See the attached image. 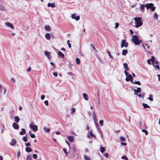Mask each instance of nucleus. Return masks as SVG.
<instances>
[{
	"instance_id": "obj_55",
	"label": "nucleus",
	"mask_w": 160,
	"mask_h": 160,
	"mask_svg": "<svg viewBox=\"0 0 160 160\" xmlns=\"http://www.w3.org/2000/svg\"><path fill=\"white\" fill-rule=\"evenodd\" d=\"M25 145L27 147L30 146V142H28L27 143H26Z\"/></svg>"
},
{
	"instance_id": "obj_63",
	"label": "nucleus",
	"mask_w": 160,
	"mask_h": 160,
	"mask_svg": "<svg viewBox=\"0 0 160 160\" xmlns=\"http://www.w3.org/2000/svg\"><path fill=\"white\" fill-rule=\"evenodd\" d=\"M121 144L122 145H127V143H124V142H122L121 143Z\"/></svg>"
},
{
	"instance_id": "obj_11",
	"label": "nucleus",
	"mask_w": 160,
	"mask_h": 160,
	"mask_svg": "<svg viewBox=\"0 0 160 160\" xmlns=\"http://www.w3.org/2000/svg\"><path fill=\"white\" fill-rule=\"evenodd\" d=\"M16 143V141L15 139H12V140L11 142L10 143V144L12 146H14L15 145V144Z\"/></svg>"
},
{
	"instance_id": "obj_9",
	"label": "nucleus",
	"mask_w": 160,
	"mask_h": 160,
	"mask_svg": "<svg viewBox=\"0 0 160 160\" xmlns=\"http://www.w3.org/2000/svg\"><path fill=\"white\" fill-rule=\"evenodd\" d=\"M12 127L14 129H18L19 128V126L15 122H14L12 124Z\"/></svg>"
},
{
	"instance_id": "obj_31",
	"label": "nucleus",
	"mask_w": 160,
	"mask_h": 160,
	"mask_svg": "<svg viewBox=\"0 0 160 160\" xmlns=\"http://www.w3.org/2000/svg\"><path fill=\"white\" fill-rule=\"evenodd\" d=\"M44 129L45 132H49L50 131V130L49 128H44Z\"/></svg>"
},
{
	"instance_id": "obj_43",
	"label": "nucleus",
	"mask_w": 160,
	"mask_h": 160,
	"mask_svg": "<svg viewBox=\"0 0 160 160\" xmlns=\"http://www.w3.org/2000/svg\"><path fill=\"white\" fill-rule=\"evenodd\" d=\"M103 121L102 120H100L99 121V124L101 126H102L103 125Z\"/></svg>"
},
{
	"instance_id": "obj_62",
	"label": "nucleus",
	"mask_w": 160,
	"mask_h": 160,
	"mask_svg": "<svg viewBox=\"0 0 160 160\" xmlns=\"http://www.w3.org/2000/svg\"><path fill=\"white\" fill-rule=\"evenodd\" d=\"M129 31H130V33H131V34H133L134 32H133V31L131 29H130Z\"/></svg>"
},
{
	"instance_id": "obj_38",
	"label": "nucleus",
	"mask_w": 160,
	"mask_h": 160,
	"mask_svg": "<svg viewBox=\"0 0 160 160\" xmlns=\"http://www.w3.org/2000/svg\"><path fill=\"white\" fill-rule=\"evenodd\" d=\"M142 132L145 133V135H147L148 134V132L145 129H142Z\"/></svg>"
},
{
	"instance_id": "obj_1",
	"label": "nucleus",
	"mask_w": 160,
	"mask_h": 160,
	"mask_svg": "<svg viewBox=\"0 0 160 160\" xmlns=\"http://www.w3.org/2000/svg\"><path fill=\"white\" fill-rule=\"evenodd\" d=\"M142 19V18L140 17H135L134 18V20L135 21V23L136 24L135 27L136 28H138L142 25L143 22L141 21Z\"/></svg>"
},
{
	"instance_id": "obj_51",
	"label": "nucleus",
	"mask_w": 160,
	"mask_h": 160,
	"mask_svg": "<svg viewBox=\"0 0 160 160\" xmlns=\"http://www.w3.org/2000/svg\"><path fill=\"white\" fill-rule=\"evenodd\" d=\"M120 139L121 141H125V138L124 137H121V138H120Z\"/></svg>"
},
{
	"instance_id": "obj_29",
	"label": "nucleus",
	"mask_w": 160,
	"mask_h": 160,
	"mask_svg": "<svg viewBox=\"0 0 160 160\" xmlns=\"http://www.w3.org/2000/svg\"><path fill=\"white\" fill-rule=\"evenodd\" d=\"M145 5H144V4H142L140 7V9L142 11H143L145 8Z\"/></svg>"
},
{
	"instance_id": "obj_4",
	"label": "nucleus",
	"mask_w": 160,
	"mask_h": 160,
	"mask_svg": "<svg viewBox=\"0 0 160 160\" xmlns=\"http://www.w3.org/2000/svg\"><path fill=\"white\" fill-rule=\"evenodd\" d=\"M30 127L34 132H36L38 130V126L36 125H34L33 123L30 124Z\"/></svg>"
},
{
	"instance_id": "obj_21",
	"label": "nucleus",
	"mask_w": 160,
	"mask_h": 160,
	"mask_svg": "<svg viewBox=\"0 0 160 160\" xmlns=\"http://www.w3.org/2000/svg\"><path fill=\"white\" fill-rule=\"evenodd\" d=\"M14 120L16 122L18 123L20 121V118L18 116H15L14 117Z\"/></svg>"
},
{
	"instance_id": "obj_26",
	"label": "nucleus",
	"mask_w": 160,
	"mask_h": 160,
	"mask_svg": "<svg viewBox=\"0 0 160 160\" xmlns=\"http://www.w3.org/2000/svg\"><path fill=\"white\" fill-rule=\"evenodd\" d=\"M142 106L144 108H149L150 107L148 104L145 103H143Z\"/></svg>"
},
{
	"instance_id": "obj_30",
	"label": "nucleus",
	"mask_w": 160,
	"mask_h": 160,
	"mask_svg": "<svg viewBox=\"0 0 160 160\" xmlns=\"http://www.w3.org/2000/svg\"><path fill=\"white\" fill-rule=\"evenodd\" d=\"M89 133L90 134V135L92 137H93L95 138V136L93 133L92 131H89Z\"/></svg>"
},
{
	"instance_id": "obj_64",
	"label": "nucleus",
	"mask_w": 160,
	"mask_h": 160,
	"mask_svg": "<svg viewBox=\"0 0 160 160\" xmlns=\"http://www.w3.org/2000/svg\"><path fill=\"white\" fill-rule=\"evenodd\" d=\"M137 95L140 98L142 97V95L141 94H137Z\"/></svg>"
},
{
	"instance_id": "obj_59",
	"label": "nucleus",
	"mask_w": 160,
	"mask_h": 160,
	"mask_svg": "<svg viewBox=\"0 0 160 160\" xmlns=\"http://www.w3.org/2000/svg\"><path fill=\"white\" fill-rule=\"evenodd\" d=\"M125 80H126V81H127V82H128L129 81V79L128 78V77H127L126 78V79H125Z\"/></svg>"
},
{
	"instance_id": "obj_14",
	"label": "nucleus",
	"mask_w": 160,
	"mask_h": 160,
	"mask_svg": "<svg viewBox=\"0 0 160 160\" xmlns=\"http://www.w3.org/2000/svg\"><path fill=\"white\" fill-rule=\"evenodd\" d=\"M22 131L19 132V134L20 135H23L25 134L26 132L24 128H22L21 129Z\"/></svg>"
},
{
	"instance_id": "obj_27",
	"label": "nucleus",
	"mask_w": 160,
	"mask_h": 160,
	"mask_svg": "<svg viewBox=\"0 0 160 160\" xmlns=\"http://www.w3.org/2000/svg\"><path fill=\"white\" fill-rule=\"evenodd\" d=\"M76 63L77 64H79L80 63V59L78 58H77L76 59Z\"/></svg>"
},
{
	"instance_id": "obj_20",
	"label": "nucleus",
	"mask_w": 160,
	"mask_h": 160,
	"mask_svg": "<svg viewBox=\"0 0 160 160\" xmlns=\"http://www.w3.org/2000/svg\"><path fill=\"white\" fill-rule=\"evenodd\" d=\"M58 55L60 57L62 58H63L64 57V54L62 53L61 51H58Z\"/></svg>"
},
{
	"instance_id": "obj_53",
	"label": "nucleus",
	"mask_w": 160,
	"mask_h": 160,
	"mask_svg": "<svg viewBox=\"0 0 160 160\" xmlns=\"http://www.w3.org/2000/svg\"><path fill=\"white\" fill-rule=\"evenodd\" d=\"M45 98V96L44 95H42L41 96V99L42 100H43Z\"/></svg>"
},
{
	"instance_id": "obj_13",
	"label": "nucleus",
	"mask_w": 160,
	"mask_h": 160,
	"mask_svg": "<svg viewBox=\"0 0 160 160\" xmlns=\"http://www.w3.org/2000/svg\"><path fill=\"white\" fill-rule=\"evenodd\" d=\"M68 139L70 142H72L73 141V138L72 136H69L68 137Z\"/></svg>"
},
{
	"instance_id": "obj_54",
	"label": "nucleus",
	"mask_w": 160,
	"mask_h": 160,
	"mask_svg": "<svg viewBox=\"0 0 160 160\" xmlns=\"http://www.w3.org/2000/svg\"><path fill=\"white\" fill-rule=\"evenodd\" d=\"M104 156L106 158H108V153H106L104 154Z\"/></svg>"
},
{
	"instance_id": "obj_44",
	"label": "nucleus",
	"mask_w": 160,
	"mask_h": 160,
	"mask_svg": "<svg viewBox=\"0 0 160 160\" xmlns=\"http://www.w3.org/2000/svg\"><path fill=\"white\" fill-rule=\"evenodd\" d=\"M63 150L64 152L66 154V156H67V154H68V152L67 151V150L65 149V148H63Z\"/></svg>"
},
{
	"instance_id": "obj_7",
	"label": "nucleus",
	"mask_w": 160,
	"mask_h": 160,
	"mask_svg": "<svg viewBox=\"0 0 160 160\" xmlns=\"http://www.w3.org/2000/svg\"><path fill=\"white\" fill-rule=\"evenodd\" d=\"M71 17L72 19H75L76 21H78L80 19V17L79 16H77L75 14H72Z\"/></svg>"
},
{
	"instance_id": "obj_25",
	"label": "nucleus",
	"mask_w": 160,
	"mask_h": 160,
	"mask_svg": "<svg viewBox=\"0 0 160 160\" xmlns=\"http://www.w3.org/2000/svg\"><path fill=\"white\" fill-rule=\"evenodd\" d=\"M45 30L47 31H49L50 30L51 28L49 26H46L45 27Z\"/></svg>"
},
{
	"instance_id": "obj_23",
	"label": "nucleus",
	"mask_w": 160,
	"mask_h": 160,
	"mask_svg": "<svg viewBox=\"0 0 160 160\" xmlns=\"http://www.w3.org/2000/svg\"><path fill=\"white\" fill-rule=\"evenodd\" d=\"M93 120H94V122L96 123V122H97V116L94 112L93 113Z\"/></svg>"
},
{
	"instance_id": "obj_49",
	"label": "nucleus",
	"mask_w": 160,
	"mask_h": 160,
	"mask_svg": "<svg viewBox=\"0 0 160 160\" xmlns=\"http://www.w3.org/2000/svg\"><path fill=\"white\" fill-rule=\"evenodd\" d=\"M31 69V68L30 67H28V69L27 70V71L28 72H30Z\"/></svg>"
},
{
	"instance_id": "obj_18",
	"label": "nucleus",
	"mask_w": 160,
	"mask_h": 160,
	"mask_svg": "<svg viewBox=\"0 0 160 160\" xmlns=\"http://www.w3.org/2000/svg\"><path fill=\"white\" fill-rule=\"evenodd\" d=\"M128 76L129 80H130L131 82L132 83L133 78L132 76L130 74H129L128 75Z\"/></svg>"
},
{
	"instance_id": "obj_34",
	"label": "nucleus",
	"mask_w": 160,
	"mask_h": 160,
	"mask_svg": "<svg viewBox=\"0 0 160 160\" xmlns=\"http://www.w3.org/2000/svg\"><path fill=\"white\" fill-rule=\"evenodd\" d=\"M105 150V149L104 147H102L100 148V151L102 153H103Z\"/></svg>"
},
{
	"instance_id": "obj_57",
	"label": "nucleus",
	"mask_w": 160,
	"mask_h": 160,
	"mask_svg": "<svg viewBox=\"0 0 160 160\" xmlns=\"http://www.w3.org/2000/svg\"><path fill=\"white\" fill-rule=\"evenodd\" d=\"M53 74L54 75V76L56 77H57V76H58V74H57V72H53Z\"/></svg>"
},
{
	"instance_id": "obj_36",
	"label": "nucleus",
	"mask_w": 160,
	"mask_h": 160,
	"mask_svg": "<svg viewBox=\"0 0 160 160\" xmlns=\"http://www.w3.org/2000/svg\"><path fill=\"white\" fill-rule=\"evenodd\" d=\"M132 83L138 84V85H140L141 84V83L139 81H135L134 82H132Z\"/></svg>"
},
{
	"instance_id": "obj_8",
	"label": "nucleus",
	"mask_w": 160,
	"mask_h": 160,
	"mask_svg": "<svg viewBox=\"0 0 160 160\" xmlns=\"http://www.w3.org/2000/svg\"><path fill=\"white\" fill-rule=\"evenodd\" d=\"M141 88H137V89H134V91L135 92L134 94L135 95L137 94L138 93H140L141 92Z\"/></svg>"
},
{
	"instance_id": "obj_41",
	"label": "nucleus",
	"mask_w": 160,
	"mask_h": 160,
	"mask_svg": "<svg viewBox=\"0 0 160 160\" xmlns=\"http://www.w3.org/2000/svg\"><path fill=\"white\" fill-rule=\"evenodd\" d=\"M32 157L34 159H36L38 158V156L36 154H34L32 155Z\"/></svg>"
},
{
	"instance_id": "obj_15",
	"label": "nucleus",
	"mask_w": 160,
	"mask_h": 160,
	"mask_svg": "<svg viewBox=\"0 0 160 160\" xmlns=\"http://www.w3.org/2000/svg\"><path fill=\"white\" fill-rule=\"evenodd\" d=\"M48 7H51V8H54L55 7L54 3H48Z\"/></svg>"
},
{
	"instance_id": "obj_35",
	"label": "nucleus",
	"mask_w": 160,
	"mask_h": 160,
	"mask_svg": "<svg viewBox=\"0 0 160 160\" xmlns=\"http://www.w3.org/2000/svg\"><path fill=\"white\" fill-rule=\"evenodd\" d=\"M70 41L69 40H68L67 41V43L68 45V47L69 48H71V44L69 42Z\"/></svg>"
},
{
	"instance_id": "obj_12",
	"label": "nucleus",
	"mask_w": 160,
	"mask_h": 160,
	"mask_svg": "<svg viewBox=\"0 0 160 160\" xmlns=\"http://www.w3.org/2000/svg\"><path fill=\"white\" fill-rule=\"evenodd\" d=\"M83 96L85 100L88 101V97L87 94L84 93L83 94Z\"/></svg>"
},
{
	"instance_id": "obj_47",
	"label": "nucleus",
	"mask_w": 160,
	"mask_h": 160,
	"mask_svg": "<svg viewBox=\"0 0 160 160\" xmlns=\"http://www.w3.org/2000/svg\"><path fill=\"white\" fill-rule=\"evenodd\" d=\"M154 18L155 19H158V16L156 13H155L154 14Z\"/></svg>"
},
{
	"instance_id": "obj_10",
	"label": "nucleus",
	"mask_w": 160,
	"mask_h": 160,
	"mask_svg": "<svg viewBox=\"0 0 160 160\" xmlns=\"http://www.w3.org/2000/svg\"><path fill=\"white\" fill-rule=\"evenodd\" d=\"M5 24L7 26L10 27L12 29H14V27L11 23L7 22Z\"/></svg>"
},
{
	"instance_id": "obj_56",
	"label": "nucleus",
	"mask_w": 160,
	"mask_h": 160,
	"mask_svg": "<svg viewBox=\"0 0 160 160\" xmlns=\"http://www.w3.org/2000/svg\"><path fill=\"white\" fill-rule=\"evenodd\" d=\"M91 46L92 47L94 50L95 51L96 50L95 47L92 44H91Z\"/></svg>"
},
{
	"instance_id": "obj_61",
	"label": "nucleus",
	"mask_w": 160,
	"mask_h": 160,
	"mask_svg": "<svg viewBox=\"0 0 160 160\" xmlns=\"http://www.w3.org/2000/svg\"><path fill=\"white\" fill-rule=\"evenodd\" d=\"M61 50H62V51H65V48H62L61 49Z\"/></svg>"
},
{
	"instance_id": "obj_32",
	"label": "nucleus",
	"mask_w": 160,
	"mask_h": 160,
	"mask_svg": "<svg viewBox=\"0 0 160 160\" xmlns=\"http://www.w3.org/2000/svg\"><path fill=\"white\" fill-rule=\"evenodd\" d=\"M84 158L85 160H91L90 158L86 155L84 156Z\"/></svg>"
},
{
	"instance_id": "obj_6",
	"label": "nucleus",
	"mask_w": 160,
	"mask_h": 160,
	"mask_svg": "<svg viewBox=\"0 0 160 160\" xmlns=\"http://www.w3.org/2000/svg\"><path fill=\"white\" fill-rule=\"evenodd\" d=\"M154 59H155L154 57L153 56H152L151 57V58H150L148 60V61H147L148 63L149 64H151V62L152 63V64H153V63H154Z\"/></svg>"
},
{
	"instance_id": "obj_46",
	"label": "nucleus",
	"mask_w": 160,
	"mask_h": 160,
	"mask_svg": "<svg viewBox=\"0 0 160 160\" xmlns=\"http://www.w3.org/2000/svg\"><path fill=\"white\" fill-rule=\"evenodd\" d=\"M115 28H118V27L119 26V23H118V22H116V23H115Z\"/></svg>"
},
{
	"instance_id": "obj_33",
	"label": "nucleus",
	"mask_w": 160,
	"mask_h": 160,
	"mask_svg": "<svg viewBox=\"0 0 160 160\" xmlns=\"http://www.w3.org/2000/svg\"><path fill=\"white\" fill-rule=\"evenodd\" d=\"M152 96L151 95H149V97L148 98V99L151 101H152L153 100V98H152Z\"/></svg>"
},
{
	"instance_id": "obj_24",
	"label": "nucleus",
	"mask_w": 160,
	"mask_h": 160,
	"mask_svg": "<svg viewBox=\"0 0 160 160\" xmlns=\"http://www.w3.org/2000/svg\"><path fill=\"white\" fill-rule=\"evenodd\" d=\"M128 52V50H123L122 51V54L123 55H125Z\"/></svg>"
},
{
	"instance_id": "obj_50",
	"label": "nucleus",
	"mask_w": 160,
	"mask_h": 160,
	"mask_svg": "<svg viewBox=\"0 0 160 160\" xmlns=\"http://www.w3.org/2000/svg\"><path fill=\"white\" fill-rule=\"evenodd\" d=\"M76 110L74 108H72L71 109V112L72 113H74Z\"/></svg>"
},
{
	"instance_id": "obj_42",
	"label": "nucleus",
	"mask_w": 160,
	"mask_h": 160,
	"mask_svg": "<svg viewBox=\"0 0 160 160\" xmlns=\"http://www.w3.org/2000/svg\"><path fill=\"white\" fill-rule=\"evenodd\" d=\"M46 106H48L49 105L48 102L47 100H45L44 102Z\"/></svg>"
},
{
	"instance_id": "obj_60",
	"label": "nucleus",
	"mask_w": 160,
	"mask_h": 160,
	"mask_svg": "<svg viewBox=\"0 0 160 160\" xmlns=\"http://www.w3.org/2000/svg\"><path fill=\"white\" fill-rule=\"evenodd\" d=\"M157 76L158 77V79L160 81V74H158Z\"/></svg>"
},
{
	"instance_id": "obj_2",
	"label": "nucleus",
	"mask_w": 160,
	"mask_h": 160,
	"mask_svg": "<svg viewBox=\"0 0 160 160\" xmlns=\"http://www.w3.org/2000/svg\"><path fill=\"white\" fill-rule=\"evenodd\" d=\"M132 41L135 44L137 45L140 44L142 42L141 40H139L138 37L136 35L133 36Z\"/></svg>"
},
{
	"instance_id": "obj_39",
	"label": "nucleus",
	"mask_w": 160,
	"mask_h": 160,
	"mask_svg": "<svg viewBox=\"0 0 160 160\" xmlns=\"http://www.w3.org/2000/svg\"><path fill=\"white\" fill-rule=\"evenodd\" d=\"M121 158L122 159H125L126 160H128V159L126 156H123L121 157Z\"/></svg>"
},
{
	"instance_id": "obj_52",
	"label": "nucleus",
	"mask_w": 160,
	"mask_h": 160,
	"mask_svg": "<svg viewBox=\"0 0 160 160\" xmlns=\"http://www.w3.org/2000/svg\"><path fill=\"white\" fill-rule=\"evenodd\" d=\"M68 74L69 75L72 76L74 75V74L72 72H69L68 73Z\"/></svg>"
},
{
	"instance_id": "obj_28",
	"label": "nucleus",
	"mask_w": 160,
	"mask_h": 160,
	"mask_svg": "<svg viewBox=\"0 0 160 160\" xmlns=\"http://www.w3.org/2000/svg\"><path fill=\"white\" fill-rule=\"evenodd\" d=\"M32 156L31 155H28L27 158L26 160H32Z\"/></svg>"
},
{
	"instance_id": "obj_16",
	"label": "nucleus",
	"mask_w": 160,
	"mask_h": 160,
	"mask_svg": "<svg viewBox=\"0 0 160 160\" xmlns=\"http://www.w3.org/2000/svg\"><path fill=\"white\" fill-rule=\"evenodd\" d=\"M123 65L124 66V69L126 71H128L129 70V69L128 68V65L126 63H124L123 64Z\"/></svg>"
},
{
	"instance_id": "obj_45",
	"label": "nucleus",
	"mask_w": 160,
	"mask_h": 160,
	"mask_svg": "<svg viewBox=\"0 0 160 160\" xmlns=\"http://www.w3.org/2000/svg\"><path fill=\"white\" fill-rule=\"evenodd\" d=\"M4 8L2 6L0 5V10L2 11H4Z\"/></svg>"
},
{
	"instance_id": "obj_3",
	"label": "nucleus",
	"mask_w": 160,
	"mask_h": 160,
	"mask_svg": "<svg viewBox=\"0 0 160 160\" xmlns=\"http://www.w3.org/2000/svg\"><path fill=\"white\" fill-rule=\"evenodd\" d=\"M145 7L147 9L150 8L152 11H154L156 7H153V4L152 3H147L145 5Z\"/></svg>"
},
{
	"instance_id": "obj_40",
	"label": "nucleus",
	"mask_w": 160,
	"mask_h": 160,
	"mask_svg": "<svg viewBox=\"0 0 160 160\" xmlns=\"http://www.w3.org/2000/svg\"><path fill=\"white\" fill-rule=\"evenodd\" d=\"M156 68V69H159V67L158 65H155L154 63L152 64Z\"/></svg>"
},
{
	"instance_id": "obj_58",
	"label": "nucleus",
	"mask_w": 160,
	"mask_h": 160,
	"mask_svg": "<svg viewBox=\"0 0 160 160\" xmlns=\"http://www.w3.org/2000/svg\"><path fill=\"white\" fill-rule=\"evenodd\" d=\"M124 73H125V75H126V76L127 77V76H128V72H127L126 71H124Z\"/></svg>"
},
{
	"instance_id": "obj_19",
	"label": "nucleus",
	"mask_w": 160,
	"mask_h": 160,
	"mask_svg": "<svg viewBox=\"0 0 160 160\" xmlns=\"http://www.w3.org/2000/svg\"><path fill=\"white\" fill-rule=\"evenodd\" d=\"M45 38L48 40H49L50 39L51 35L49 33H47L45 35Z\"/></svg>"
},
{
	"instance_id": "obj_5",
	"label": "nucleus",
	"mask_w": 160,
	"mask_h": 160,
	"mask_svg": "<svg viewBox=\"0 0 160 160\" xmlns=\"http://www.w3.org/2000/svg\"><path fill=\"white\" fill-rule=\"evenodd\" d=\"M128 43L126 42L125 40H123L122 41L121 47L122 48L123 46L126 47L128 46Z\"/></svg>"
},
{
	"instance_id": "obj_17",
	"label": "nucleus",
	"mask_w": 160,
	"mask_h": 160,
	"mask_svg": "<svg viewBox=\"0 0 160 160\" xmlns=\"http://www.w3.org/2000/svg\"><path fill=\"white\" fill-rule=\"evenodd\" d=\"M45 55L48 57L49 58H50V53L48 51H46L44 52Z\"/></svg>"
},
{
	"instance_id": "obj_48",
	"label": "nucleus",
	"mask_w": 160,
	"mask_h": 160,
	"mask_svg": "<svg viewBox=\"0 0 160 160\" xmlns=\"http://www.w3.org/2000/svg\"><path fill=\"white\" fill-rule=\"evenodd\" d=\"M30 137L32 138H34L35 137V135L33 134H30Z\"/></svg>"
},
{
	"instance_id": "obj_37",
	"label": "nucleus",
	"mask_w": 160,
	"mask_h": 160,
	"mask_svg": "<svg viewBox=\"0 0 160 160\" xmlns=\"http://www.w3.org/2000/svg\"><path fill=\"white\" fill-rule=\"evenodd\" d=\"M27 136L26 135V136H24L23 138V140L25 142H26L27 141Z\"/></svg>"
},
{
	"instance_id": "obj_22",
	"label": "nucleus",
	"mask_w": 160,
	"mask_h": 160,
	"mask_svg": "<svg viewBox=\"0 0 160 160\" xmlns=\"http://www.w3.org/2000/svg\"><path fill=\"white\" fill-rule=\"evenodd\" d=\"M26 151L28 152H30L32 151V149L31 148L27 147L25 149Z\"/></svg>"
}]
</instances>
